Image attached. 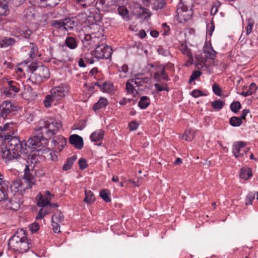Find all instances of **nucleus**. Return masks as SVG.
Here are the masks:
<instances>
[{
    "label": "nucleus",
    "instance_id": "obj_38",
    "mask_svg": "<svg viewBox=\"0 0 258 258\" xmlns=\"http://www.w3.org/2000/svg\"><path fill=\"white\" fill-rule=\"evenodd\" d=\"M50 199H48L47 197H43L40 195V199L38 200L37 205L39 207L44 208L48 206Z\"/></svg>",
    "mask_w": 258,
    "mask_h": 258
},
{
    "label": "nucleus",
    "instance_id": "obj_34",
    "mask_svg": "<svg viewBox=\"0 0 258 258\" xmlns=\"http://www.w3.org/2000/svg\"><path fill=\"white\" fill-rule=\"evenodd\" d=\"M65 44L69 48L71 49H75L77 46V43L76 39L72 37L67 38L65 40Z\"/></svg>",
    "mask_w": 258,
    "mask_h": 258
},
{
    "label": "nucleus",
    "instance_id": "obj_58",
    "mask_svg": "<svg viewBox=\"0 0 258 258\" xmlns=\"http://www.w3.org/2000/svg\"><path fill=\"white\" fill-rule=\"evenodd\" d=\"M51 223L53 232L56 233L60 232L59 223L56 222H51Z\"/></svg>",
    "mask_w": 258,
    "mask_h": 258
},
{
    "label": "nucleus",
    "instance_id": "obj_24",
    "mask_svg": "<svg viewBox=\"0 0 258 258\" xmlns=\"http://www.w3.org/2000/svg\"><path fill=\"white\" fill-rule=\"evenodd\" d=\"M16 42L13 38L4 37L0 41V46L2 48H7L13 45Z\"/></svg>",
    "mask_w": 258,
    "mask_h": 258
},
{
    "label": "nucleus",
    "instance_id": "obj_32",
    "mask_svg": "<svg viewBox=\"0 0 258 258\" xmlns=\"http://www.w3.org/2000/svg\"><path fill=\"white\" fill-rule=\"evenodd\" d=\"M150 101L147 96H142L139 102V106L143 109H146L150 104Z\"/></svg>",
    "mask_w": 258,
    "mask_h": 258
},
{
    "label": "nucleus",
    "instance_id": "obj_17",
    "mask_svg": "<svg viewBox=\"0 0 258 258\" xmlns=\"http://www.w3.org/2000/svg\"><path fill=\"white\" fill-rule=\"evenodd\" d=\"M87 13L88 17V23L89 24H93L96 22H99L102 19V17L100 13H98L94 10H93V11L88 10Z\"/></svg>",
    "mask_w": 258,
    "mask_h": 258
},
{
    "label": "nucleus",
    "instance_id": "obj_20",
    "mask_svg": "<svg viewBox=\"0 0 258 258\" xmlns=\"http://www.w3.org/2000/svg\"><path fill=\"white\" fill-rule=\"evenodd\" d=\"M64 30H72L78 26V21L75 17H67L63 19Z\"/></svg>",
    "mask_w": 258,
    "mask_h": 258
},
{
    "label": "nucleus",
    "instance_id": "obj_57",
    "mask_svg": "<svg viewBox=\"0 0 258 258\" xmlns=\"http://www.w3.org/2000/svg\"><path fill=\"white\" fill-rule=\"evenodd\" d=\"M30 230L32 233L36 232L39 229V225L37 223H33L29 226Z\"/></svg>",
    "mask_w": 258,
    "mask_h": 258
},
{
    "label": "nucleus",
    "instance_id": "obj_61",
    "mask_svg": "<svg viewBox=\"0 0 258 258\" xmlns=\"http://www.w3.org/2000/svg\"><path fill=\"white\" fill-rule=\"evenodd\" d=\"M256 89L257 87L255 84L252 83L249 86V88L247 91L250 93L251 95V94H252V93L255 92Z\"/></svg>",
    "mask_w": 258,
    "mask_h": 258
},
{
    "label": "nucleus",
    "instance_id": "obj_15",
    "mask_svg": "<svg viewBox=\"0 0 258 258\" xmlns=\"http://www.w3.org/2000/svg\"><path fill=\"white\" fill-rule=\"evenodd\" d=\"M69 142L75 148L81 150L84 145L83 138L78 135H72L69 137Z\"/></svg>",
    "mask_w": 258,
    "mask_h": 258
},
{
    "label": "nucleus",
    "instance_id": "obj_52",
    "mask_svg": "<svg viewBox=\"0 0 258 258\" xmlns=\"http://www.w3.org/2000/svg\"><path fill=\"white\" fill-rule=\"evenodd\" d=\"M183 138L186 141H190L194 138V134H191L190 130H186L184 135L183 136Z\"/></svg>",
    "mask_w": 258,
    "mask_h": 258
},
{
    "label": "nucleus",
    "instance_id": "obj_12",
    "mask_svg": "<svg viewBox=\"0 0 258 258\" xmlns=\"http://www.w3.org/2000/svg\"><path fill=\"white\" fill-rule=\"evenodd\" d=\"M0 202L9 198L10 193L9 186L10 182L8 181L0 180Z\"/></svg>",
    "mask_w": 258,
    "mask_h": 258
},
{
    "label": "nucleus",
    "instance_id": "obj_37",
    "mask_svg": "<svg viewBox=\"0 0 258 258\" xmlns=\"http://www.w3.org/2000/svg\"><path fill=\"white\" fill-rule=\"evenodd\" d=\"M225 101L220 100H216L212 102L211 106L213 109L216 110H220L225 105Z\"/></svg>",
    "mask_w": 258,
    "mask_h": 258
},
{
    "label": "nucleus",
    "instance_id": "obj_42",
    "mask_svg": "<svg viewBox=\"0 0 258 258\" xmlns=\"http://www.w3.org/2000/svg\"><path fill=\"white\" fill-rule=\"evenodd\" d=\"M110 194L108 190L104 189L100 192V197L106 202H110L111 199L110 198Z\"/></svg>",
    "mask_w": 258,
    "mask_h": 258
},
{
    "label": "nucleus",
    "instance_id": "obj_55",
    "mask_svg": "<svg viewBox=\"0 0 258 258\" xmlns=\"http://www.w3.org/2000/svg\"><path fill=\"white\" fill-rule=\"evenodd\" d=\"M78 163L80 169L82 170L85 169L88 166L86 160L84 158L80 159L78 161Z\"/></svg>",
    "mask_w": 258,
    "mask_h": 258
},
{
    "label": "nucleus",
    "instance_id": "obj_29",
    "mask_svg": "<svg viewBox=\"0 0 258 258\" xmlns=\"http://www.w3.org/2000/svg\"><path fill=\"white\" fill-rule=\"evenodd\" d=\"M108 104V101L106 99L101 97L98 101L94 104L93 109L95 111L98 110L100 109L105 107Z\"/></svg>",
    "mask_w": 258,
    "mask_h": 258
},
{
    "label": "nucleus",
    "instance_id": "obj_54",
    "mask_svg": "<svg viewBox=\"0 0 258 258\" xmlns=\"http://www.w3.org/2000/svg\"><path fill=\"white\" fill-rule=\"evenodd\" d=\"M212 89H213V91L215 94H216L217 96H220L221 95V89L220 87H219V86L217 83H214L213 85Z\"/></svg>",
    "mask_w": 258,
    "mask_h": 258
},
{
    "label": "nucleus",
    "instance_id": "obj_63",
    "mask_svg": "<svg viewBox=\"0 0 258 258\" xmlns=\"http://www.w3.org/2000/svg\"><path fill=\"white\" fill-rule=\"evenodd\" d=\"M11 1H12L13 5L15 7H19V6H21V5L23 4L25 2V0H11Z\"/></svg>",
    "mask_w": 258,
    "mask_h": 258
},
{
    "label": "nucleus",
    "instance_id": "obj_62",
    "mask_svg": "<svg viewBox=\"0 0 258 258\" xmlns=\"http://www.w3.org/2000/svg\"><path fill=\"white\" fill-rule=\"evenodd\" d=\"M130 130H136L138 127V124L136 121H132L128 124Z\"/></svg>",
    "mask_w": 258,
    "mask_h": 258
},
{
    "label": "nucleus",
    "instance_id": "obj_33",
    "mask_svg": "<svg viewBox=\"0 0 258 258\" xmlns=\"http://www.w3.org/2000/svg\"><path fill=\"white\" fill-rule=\"evenodd\" d=\"M64 220V217L59 210H56L51 217V222L61 223Z\"/></svg>",
    "mask_w": 258,
    "mask_h": 258
},
{
    "label": "nucleus",
    "instance_id": "obj_25",
    "mask_svg": "<svg viewBox=\"0 0 258 258\" xmlns=\"http://www.w3.org/2000/svg\"><path fill=\"white\" fill-rule=\"evenodd\" d=\"M33 169H30L29 168V170H27V167H25V173L24 175V179L25 180V182L26 183V185L28 184H30L32 186V184L33 183V175L30 172V171H33Z\"/></svg>",
    "mask_w": 258,
    "mask_h": 258
},
{
    "label": "nucleus",
    "instance_id": "obj_26",
    "mask_svg": "<svg viewBox=\"0 0 258 258\" xmlns=\"http://www.w3.org/2000/svg\"><path fill=\"white\" fill-rule=\"evenodd\" d=\"M104 132L102 130H97L90 135V139L92 142H97L103 139Z\"/></svg>",
    "mask_w": 258,
    "mask_h": 258
},
{
    "label": "nucleus",
    "instance_id": "obj_50",
    "mask_svg": "<svg viewBox=\"0 0 258 258\" xmlns=\"http://www.w3.org/2000/svg\"><path fill=\"white\" fill-rule=\"evenodd\" d=\"M93 55L92 53H88L85 54L83 58L86 63L92 64L94 62Z\"/></svg>",
    "mask_w": 258,
    "mask_h": 258
},
{
    "label": "nucleus",
    "instance_id": "obj_51",
    "mask_svg": "<svg viewBox=\"0 0 258 258\" xmlns=\"http://www.w3.org/2000/svg\"><path fill=\"white\" fill-rule=\"evenodd\" d=\"M112 85L109 82H105L102 85L101 91L104 92H110L112 90Z\"/></svg>",
    "mask_w": 258,
    "mask_h": 258
},
{
    "label": "nucleus",
    "instance_id": "obj_47",
    "mask_svg": "<svg viewBox=\"0 0 258 258\" xmlns=\"http://www.w3.org/2000/svg\"><path fill=\"white\" fill-rule=\"evenodd\" d=\"M30 45L31 47V50L29 53L30 57L31 58H34L35 56L37 55V53L38 51V47L33 43H30Z\"/></svg>",
    "mask_w": 258,
    "mask_h": 258
},
{
    "label": "nucleus",
    "instance_id": "obj_11",
    "mask_svg": "<svg viewBox=\"0 0 258 258\" xmlns=\"http://www.w3.org/2000/svg\"><path fill=\"white\" fill-rule=\"evenodd\" d=\"M7 86L4 87V93L9 97H12L14 93L20 90V85L16 82L10 81L7 82Z\"/></svg>",
    "mask_w": 258,
    "mask_h": 258
},
{
    "label": "nucleus",
    "instance_id": "obj_60",
    "mask_svg": "<svg viewBox=\"0 0 258 258\" xmlns=\"http://www.w3.org/2000/svg\"><path fill=\"white\" fill-rule=\"evenodd\" d=\"M191 95L194 98H197L201 96L204 95L202 91L200 90H194L191 92Z\"/></svg>",
    "mask_w": 258,
    "mask_h": 258
},
{
    "label": "nucleus",
    "instance_id": "obj_36",
    "mask_svg": "<svg viewBox=\"0 0 258 258\" xmlns=\"http://www.w3.org/2000/svg\"><path fill=\"white\" fill-rule=\"evenodd\" d=\"M51 26L59 30H64V24L63 19L55 20L51 22Z\"/></svg>",
    "mask_w": 258,
    "mask_h": 258
},
{
    "label": "nucleus",
    "instance_id": "obj_35",
    "mask_svg": "<svg viewBox=\"0 0 258 258\" xmlns=\"http://www.w3.org/2000/svg\"><path fill=\"white\" fill-rule=\"evenodd\" d=\"M95 200L94 194L91 190H85V198L84 202L88 204H91Z\"/></svg>",
    "mask_w": 258,
    "mask_h": 258
},
{
    "label": "nucleus",
    "instance_id": "obj_22",
    "mask_svg": "<svg viewBox=\"0 0 258 258\" xmlns=\"http://www.w3.org/2000/svg\"><path fill=\"white\" fill-rule=\"evenodd\" d=\"M156 78H161L163 80L168 81L169 78L168 75L166 74L165 71V67L162 65L159 66L157 68V71L154 74Z\"/></svg>",
    "mask_w": 258,
    "mask_h": 258
},
{
    "label": "nucleus",
    "instance_id": "obj_6",
    "mask_svg": "<svg viewBox=\"0 0 258 258\" xmlns=\"http://www.w3.org/2000/svg\"><path fill=\"white\" fill-rule=\"evenodd\" d=\"M31 187L30 184H28L27 185L24 186L21 180L20 179H16V180L10 183L9 186L10 193L13 194V192L16 193L15 195L18 196H22V191H25L26 189H29Z\"/></svg>",
    "mask_w": 258,
    "mask_h": 258
},
{
    "label": "nucleus",
    "instance_id": "obj_64",
    "mask_svg": "<svg viewBox=\"0 0 258 258\" xmlns=\"http://www.w3.org/2000/svg\"><path fill=\"white\" fill-rule=\"evenodd\" d=\"M39 66H37V64L35 63H32L30 66V70L32 71V75L31 76H33V74L34 73H37V70Z\"/></svg>",
    "mask_w": 258,
    "mask_h": 258
},
{
    "label": "nucleus",
    "instance_id": "obj_56",
    "mask_svg": "<svg viewBox=\"0 0 258 258\" xmlns=\"http://www.w3.org/2000/svg\"><path fill=\"white\" fill-rule=\"evenodd\" d=\"M78 18L82 23H88V17L87 12L81 13L78 15Z\"/></svg>",
    "mask_w": 258,
    "mask_h": 258
},
{
    "label": "nucleus",
    "instance_id": "obj_40",
    "mask_svg": "<svg viewBox=\"0 0 258 258\" xmlns=\"http://www.w3.org/2000/svg\"><path fill=\"white\" fill-rule=\"evenodd\" d=\"M229 123L231 125L234 127L239 126L242 123V120L237 116H232L230 118Z\"/></svg>",
    "mask_w": 258,
    "mask_h": 258
},
{
    "label": "nucleus",
    "instance_id": "obj_41",
    "mask_svg": "<svg viewBox=\"0 0 258 258\" xmlns=\"http://www.w3.org/2000/svg\"><path fill=\"white\" fill-rule=\"evenodd\" d=\"M152 8L156 10L162 9L165 4L163 0H152Z\"/></svg>",
    "mask_w": 258,
    "mask_h": 258
},
{
    "label": "nucleus",
    "instance_id": "obj_49",
    "mask_svg": "<svg viewBox=\"0 0 258 258\" xmlns=\"http://www.w3.org/2000/svg\"><path fill=\"white\" fill-rule=\"evenodd\" d=\"M105 0H98L95 4L96 7L98 10H105L107 8V5L105 4Z\"/></svg>",
    "mask_w": 258,
    "mask_h": 258
},
{
    "label": "nucleus",
    "instance_id": "obj_46",
    "mask_svg": "<svg viewBox=\"0 0 258 258\" xmlns=\"http://www.w3.org/2000/svg\"><path fill=\"white\" fill-rule=\"evenodd\" d=\"M241 108V104L238 101H233L230 105V109L235 113H237Z\"/></svg>",
    "mask_w": 258,
    "mask_h": 258
},
{
    "label": "nucleus",
    "instance_id": "obj_27",
    "mask_svg": "<svg viewBox=\"0 0 258 258\" xmlns=\"http://www.w3.org/2000/svg\"><path fill=\"white\" fill-rule=\"evenodd\" d=\"M72 3L78 8H86L90 5L91 0H72Z\"/></svg>",
    "mask_w": 258,
    "mask_h": 258
},
{
    "label": "nucleus",
    "instance_id": "obj_59",
    "mask_svg": "<svg viewBox=\"0 0 258 258\" xmlns=\"http://www.w3.org/2000/svg\"><path fill=\"white\" fill-rule=\"evenodd\" d=\"M254 24V22L250 19L248 20V26L246 27V34L248 35L252 31V27Z\"/></svg>",
    "mask_w": 258,
    "mask_h": 258
},
{
    "label": "nucleus",
    "instance_id": "obj_45",
    "mask_svg": "<svg viewBox=\"0 0 258 258\" xmlns=\"http://www.w3.org/2000/svg\"><path fill=\"white\" fill-rule=\"evenodd\" d=\"M54 101H55V100L53 99V97H52V96L50 93V94L45 96V100L43 102L44 105L45 107L48 108L51 106Z\"/></svg>",
    "mask_w": 258,
    "mask_h": 258
},
{
    "label": "nucleus",
    "instance_id": "obj_5",
    "mask_svg": "<svg viewBox=\"0 0 258 258\" xmlns=\"http://www.w3.org/2000/svg\"><path fill=\"white\" fill-rule=\"evenodd\" d=\"M112 53V49L110 46L102 44L96 47L94 55L98 59H108L111 57Z\"/></svg>",
    "mask_w": 258,
    "mask_h": 258
},
{
    "label": "nucleus",
    "instance_id": "obj_8",
    "mask_svg": "<svg viewBox=\"0 0 258 258\" xmlns=\"http://www.w3.org/2000/svg\"><path fill=\"white\" fill-rule=\"evenodd\" d=\"M49 77L50 73L48 69L44 66H40L37 69V73H33V76H31L29 80L34 78L36 81L40 82L48 79Z\"/></svg>",
    "mask_w": 258,
    "mask_h": 258
},
{
    "label": "nucleus",
    "instance_id": "obj_43",
    "mask_svg": "<svg viewBox=\"0 0 258 258\" xmlns=\"http://www.w3.org/2000/svg\"><path fill=\"white\" fill-rule=\"evenodd\" d=\"M180 50L183 54L186 55L188 57L189 61L191 62L193 61L192 53L187 46H182L180 48Z\"/></svg>",
    "mask_w": 258,
    "mask_h": 258
},
{
    "label": "nucleus",
    "instance_id": "obj_21",
    "mask_svg": "<svg viewBox=\"0 0 258 258\" xmlns=\"http://www.w3.org/2000/svg\"><path fill=\"white\" fill-rule=\"evenodd\" d=\"M27 154H18V156H14V158H12L11 159H6L8 162L9 161H15L19 162L22 165H25V167L27 165Z\"/></svg>",
    "mask_w": 258,
    "mask_h": 258
},
{
    "label": "nucleus",
    "instance_id": "obj_2",
    "mask_svg": "<svg viewBox=\"0 0 258 258\" xmlns=\"http://www.w3.org/2000/svg\"><path fill=\"white\" fill-rule=\"evenodd\" d=\"M30 244L31 243L27 237L26 231L23 229L18 230L8 243L10 248L20 252H26L30 248Z\"/></svg>",
    "mask_w": 258,
    "mask_h": 258
},
{
    "label": "nucleus",
    "instance_id": "obj_10",
    "mask_svg": "<svg viewBox=\"0 0 258 258\" xmlns=\"http://www.w3.org/2000/svg\"><path fill=\"white\" fill-rule=\"evenodd\" d=\"M190 1L191 2L192 0ZM186 4V0H180V3L177 9L178 15L180 17H183L185 20L189 19L192 14L191 9H189L186 5H184Z\"/></svg>",
    "mask_w": 258,
    "mask_h": 258
},
{
    "label": "nucleus",
    "instance_id": "obj_1",
    "mask_svg": "<svg viewBox=\"0 0 258 258\" xmlns=\"http://www.w3.org/2000/svg\"><path fill=\"white\" fill-rule=\"evenodd\" d=\"M9 149L2 150V156L6 159H11L14 156H18V154H27L29 151L26 147V141L21 140L20 138L16 135L11 136L8 141Z\"/></svg>",
    "mask_w": 258,
    "mask_h": 258
},
{
    "label": "nucleus",
    "instance_id": "obj_13",
    "mask_svg": "<svg viewBox=\"0 0 258 258\" xmlns=\"http://www.w3.org/2000/svg\"><path fill=\"white\" fill-rule=\"evenodd\" d=\"M67 87L63 85L55 87L50 90V93L55 101L61 100L65 96V91Z\"/></svg>",
    "mask_w": 258,
    "mask_h": 258
},
{
    "label": "nucleus",
    "instance_id": "obj_9",
    "mask_svg": "<svg viewBox=\"0 0 258 258\" xmlns=\"http://www.w3.org/2000/svg\"><path fill=\"white\" fill-rule=\"evenodd\" d=\"M16 132L17 130L13 128V124L7 123L4 126H0V139L8 141Z\"/></svg>",
    "mask_w": 258,
    "mask_h": 258
},
{
    "label": "nucleus",
    "instance_id": "obj_18",
    "mask_svg": "<svg viewBox=\"0 0 258 258\" xmlns=\"http://www.w3.org/2000/svg\"><path fill=\"white\" fill-rule=\"evenodd\" d=\"M40 158V156L36 154H32L31 155H28L27 165H26V167H27V170H29V168L30 169H34L35 166L39 162Z\"/></svg>",
    "mask_w": 258,
    "mask_h": 258
},
{
    "label": "nucleus",
    "instance_id": "obj_48",
    "mask_svg": "<svg viewBox=\"0 0 258 258\" xmlns=\"http://www.w3.org/2000/svg\"><path fill=\"white\" fill-rule=\"evenodd\" d=\"M221 5V3L218 1H217L213 3L210 12L211 15H215L217 13Z\"/></svg>",
    "mask_w": 258,
    "mask_h": 258
},
{
    "label": "nucleus",
    "instance_id": "obj_14",
    "mask_svg": "<svg viewBox=\"0 0 258 258\" xmlns=\"http://www.w3.org/2000/svg\"><path fill=\"white\" fill-rule=\"evenodd\" d=\"M52 143L56 149L60 152L67 144V139L61 135L56 136L52 139Z\"/></svg>",
    "mask_w": 258,
    "mask_h": 258
},
{
    "label": "nucleus",
    "instance_id": "obj_28",
    "mask_svg": "<svg viewBox=\"0 0 258 258\" xmlns=\"http://www.w3.org/2000/svg\"><path fill=\"white\" fill-rule=\"evenodd\" d=\"M252 175V170L250 168H242L241 169L239 177L241 179L247 180Z\"/></svg>",
    "mask_w": 258,
    "mask_h": 258
},
{
    "label": "nucleus",
    "instance_id": "obj_44",
    "mask_svg": "<svg viewBox=\"0 0 258 258\" xmlns=\"http://www.w3.org/2000/svg\"><path fill=\"white\" fill-rule=\"evenodd\" d=\"M118 14L121 15L124 19L128 20V11L127 9L124 6H120L117 9Z\"/></svg>",
    "mask_w": 258,
    "mask_h": 258
},
{
    "label": "nucleus",
    "instance_id": "obj_53",
    "mask_svg": "<svg viewBox=\"0 0 258 258\" xmlns=\"http://www.w3.org/2000/svg\"><path fill=\"white\" fill-rule=\"evenodd\" d=\"M255 198V195L252 192L249 193L246 198V203L245 205H251L252 203L253 200Z\"/></svg>",
    "mask_w": 258,
    "mask_h": 258
},
{
    "label": "nucleus",
    "instance_id": "obj_39",
    "mask_svg": "<svg viewBox=\"0 0 258 258\" xmlns=\"http://www.w3.org/2000/svg\"><path fill=\"white\" fill-rule=\"evenodd\" d=\"M50 213L49 208L46 206L44 208H41L38 213L37 216H36L37 219H42L45 215L48 214Z\"/></svg>",
    "mask_w": 258,
    "mask_h": 258
},
{
    "label": "nucleus",
    "instance_id": "obj_30",
    "mask_svg": "<svg viewBox=\"0 0 258 258\" xmlns=\"http://www.w3.org/2000/svg\"><path fill=\"white\" fill-rule=\"evenodd\" d=\"M77 156L74 155L70 158H68L66 162L62 166V170L63 171H67L70 169L74 163L77 160Z\"/></svg>",
    "mask_w": 258,
    "mask_h": 258
},
{
    "label": "nucleus",
    "instance_id": "obj_3",
    "mask_svg": "<svg viewBox=\"0 0 258 258\" xmlns=\"http://www.w3.org/2000/svg\"><path fill=\"white\" fill-rule=\"evenodd\" d=\"M62 127V123L59 120L50 119L45 122L43 126L38 128V134H42V138L47 140H50Z\"/></svg>",
    "mask_w": 258,
    "mask_h": 258
},
{
    "label": "nucleus",
    "instance_id": "obj_4",
    "mask_svg": "<svg viewBox=\"0 0 258 258\" xmlns=\"http://www.w3.org/2000/svg\"><path fill=\"white\" fill-rule=\"evenodd\" d=\"M38 128L36 129L35 131V135L29 138L27 142H26V147L27 149H35L37 147H40L42 146L43 144H46L47 142L46 140L42 138L41 136L43 135L40 134H38L37 132Z\"/></svg>",
    "mask_w": 258,
    "mask_h": 258
},
{
    "label": "nucleus",
    "instance_id": "obj_7",
    "mask_svg": "<svg viewBox=\"0 0 258 258\" xmlns=\"http://www.w3.org/2000/svg\"><path fill=\"white\" fill-rule=\"evenodd\" d=\"M18 106L10 101H4L0 105V112L4 118H6L14 112L17 110Z\"/></svg>",
    "mask_w": 258,
    "mask_h": 258
},
{
    "label": "nucleus",
    "instance_id": "obj_31",
    "mask_svg": "<svg viewBox=\"0 0 258 258\" xmlns=\"http://www.w3.org/2000/svg\"><path fill=\"white\" fill-rule=\"evenodd\" d=\"M10 13L9 6L7 2H0V16H6Z\"/></svg>",
    "mask_w": 258,
    "mask_h": 258
},
{
    "label": "nucleus",
    "instance_id": "obj_19",
    "mask_svg": "<svg viewBox=\"0 0 258 258\" xmlns=\"http://www.w3.org/2000/svg\"><path fill=\"white\" fill-rule=\"evenodd\" d=\"M246 146V143L242 141H239L234 143L232 147V152L236 158L244 155V153H240L241 149Z\"/></svg>",
    "mask_w": 258,
    "mask_h": 258
},
{
    "label": "nucleus",
    "instance_id": "obj_16",
    "mask_svg": "<svg viewBox=\"0 0 258 258\" xmlns=\"http://www.w3.org/2000/svg\"><path fill=\"white\" fill-rule=\"evenodd\" d=\"M21 197L14 195L13 197L11 198L9 204H8L10 209L17 211L20 208L21 205L23 203Z\"/></svg>",
    "mask_w": 258,
    "mask_h": 258
},
{
    "label": "nucleus",
    "instance_id": "obj_23",
    "mask_svg": "<svg viewBox=\"0 0 258 258\" xmlns=\"http://www.w3.org/2000/svg\"><path fill=\"white\" fill-rule=\"evenodd\" d=\"M134 82V79L128 80L126 83V90L128 94H131L133 97H135L138 93V91L135 89L134 85L132 84Z\"/></svg>",
    "mask_w": 258,
    "mask_h": 258
}]
</instances>
